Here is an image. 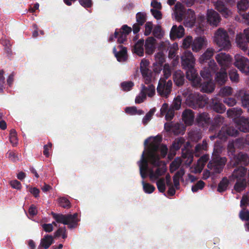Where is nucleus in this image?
<instances>
[{
	"label": "nucleus",
	"mask_w": 249,
	"mask_h": 249,
	"mask_svg": "<svg viewBox=\"0 0 249 249\" xmlns=\"http://www.w3.org/2000/svg\"><path fill=\"white\" fill-rule=\"evenodd\" d=\"M161 138L149 137L144 141L145 149L142 152L141 159L138 161L141 178H142V183L143 190L145 193L151 194L155 190L154 186L146 183L144 179L149 176V171L153 167V164L150 160V154L153 155L154 160H160L167 155L168 148L166 145L160 144Z\"/></svg>",
	"instance_id": "nucleus-1"
},
{
	"label": "nucleus",
	"mask_w": 249,
	"mask_h": 249,
	"mask_svg": "<svg viewBox=\"0 0 249 249\" xmlns=\"http://www.w3.org/2000/svg\"><path fill=\"white\" fill-rule=\"evenodd\" d=\"M150 157L151 162L153 164V167L149 171L150 179L153 182L156 181L158 189L160 192L165 191L166 184L169 187L168 194L171 196H174L176 191L172 185L170 176L167 174L165 178L162 177L167 170L165 163L160 160H154L152 154H150Z\"/></svg>",
	"instance_id": "nucleus-2"
},
{
	"label": "nucleus",
	"mask_w": 249,
	"mask_h": 249,
	"mask_svg": "<svg viewBox=\"0 0 249 249\" xmlns=\"http://www.w3.org/2000/svg\"><path fill=\"white\" fill-rule=\"evenodd\" d=\"M181 65L186 70V78L191 82L192 86L200 85V77L195 68L196 59L191 51H185L181 57Z\"/></svg>",
	"instance_id": "nucleus-3"
},
{
	"label": "nucleus",
	"mask_w": 249,
	"mask_h": 249,
	"mask_svg": "<svg viewBox=\"0 0 249 249\" xmlns=\"http://www.w3.org/2000/svg\"><path fill=\"white\" fill-rule=\"evenodd\" d=\"M208 67H204L200 71L201 77L207 80L206 81L201 83V79L200 80V85L193 86L195 88H201V91L203 92L209 93L213 92L214 89V84L211 80L212 73L215 72L218 69V67L213 60H211L208 63Z\"/></svg>",
	"instance_id": "nucleus-4"
},
{
	"label": "nucleus",
	"mask_w": 249,
	"mask_h": 249,
	"mask_svg": "<svg viewBox=\"0 0 249 249\" xmlns=\"http://www.w3.org/2000/svg\"><path fill=\"white\" fill-rule=\"evenodd\" d=\"M212 160L208 163V168L211 170H206L203 173L202 178L207 179L211 173H220L223 170L226 162L225 158H220L217 152L214 151Z\"/></svg>",
	"instance_id": "nucleus-5"
},
{
	"label": "nucleus",
	"mask_w": 249,
	"mask_h": 249,
	"mask_svg": "<svg viewBox=\"0 0 249 249\" xmlns=\"http://www.w3.org/2000/svg\"><path fill=\"white\" fill-rule=\"evenodd\" d=\"M190 90L186 89L182 91V95L186 97V103L188 106L194 109L202 108L207 104V99L205 96L198 93H190Z\"/></svg>",
	"instance_id": "nucleus-6"
},
{
	"label": "nucleus",
	"mask_w": 249,
	"mask_h": 249,
	"mask_svg": "<svg viewBox=\"0 0 249 249\" xmlns=\"http://www.w3.org/2000/svg\"><path fill=\"white\" fill-rule=\"evenodd\" d=\"M247 171V169L242 166L234 169V179H236L234 191L240 193L247 187V182L246 178Z\"/></svg>",
	"instance_id": "nucleus-7"
},
{
	"label": "nucleus",
	"mask_w": 249,
	"mask_h": 249,
	"mask_svg": "<svg viewBox=\"0 0 249 249\" xmlns=\"http://www.w3.org/2000/svg\"><path fill=\"white\" fill-rule=\"evenodd\" d=\"M52 215L57 223L68 225L70 229L74 228L78 225L79 219H78V214L77 213H75L73 214H62L52 212Z\"/></svg>",
	"instance_id": "nucleus-8"
},
{
	"label": "nucleus",
	"mask_w": 249,
	"mask_h": 249,
	"mask_svg": "<svg viewBox=\"0 0 249 249\" xmlns=\"http://www.w3.org/2000/svg\"><path fill=\"white\" fill-rule=\"evenodd\" d=\"M169 46V41H161L158 46V52L155 55L156 65L157 68H155L154 71L159 72L162 69V64L165 60L166 54L168 52V48Z\"/></svg>",
	"instance_id": "nucleus-9"
},
{
	"label": "nucleus",
	"mask_w": 249,
	"mask_h": 249,
	"mask_svg": "<svg viewBox=\"0 0 249 249\" xmlns=\"http://www.w3.org/2000/svg\"><path fill=\"white\" fill-rule=\"evenodd\" d=\"M213 40L217 45L225 50L229 49L231 46L228 34L222 28H219L216 31Z\"/></svg>",
	"instance_id": "nucleus-10"
},
{
	"label": "nucleus",
	"mask_w": 249,
	"mask_h": 249,
	"mask_svg": "<svg viewBox=\"0 0 249 249\" xmlns=\"http://www.w3.org/2000/svg\"><path fill=\"white\" fill-rule=\"evenodd\" d=\"M172 86L171 80L167 81L164 78H160L157 88V92L161 97L167 98L172 91Z\"/></svg>",
	"instance_id": "nucleus-11"
},
{
	"label": "nucleus",
	"mask_w": 249,
	"mask_h": 249,
	"mask_svg": "<svg viewBox=\"0 0 249 249\" xmlns=\"http://www.w3.org/2000/svg\"><path fill=\"white\" fill-rule=\"evenodd\" d=\"M234 66L246 75H249V60L243 56L234 55Z\"/></svg>",
	"instance_id": "nucleus-12"
},
{
	"label": "nucleus",
	"mask_w": 249,
	"mask_h": 249,
	"mask_svg": "<svg viewBox=\"0 0 249 249\" xmlns=\"http://www.w3.org/2000/svg\"><path fill=\"white\" fill-rule=\"evenodd\" d=\"M236 42L238 47L244 52L248 50L249 44V28L244 30L243 34L237 35Z\"/></svg>",
	"instance_id": "nucleus-13"
},
{
	"label": "nucleus",
	"mask_w": 249,
	"mask_h": 249,
	"mask_svg": "<svg viewBox=\"0 0 249 249\" xmlns=\"http://www.w3.org/2000/svg\"><path fill=\"white\" fill-rule=\"evenodd\" d=\"M149 62L145 59H143L140 64L141 72L146 84L151 82L152 77V72L149 69Z\"/></svg>",
	"instance_id": "nucleus-14"
},
{
	"label": "nucleus",
	"mask_w": 249,
	"mask_h": 249,
	"mask_svg": "<svg viewBox=\"0 0 249 249\" xmlns=\"http://www.w3.org/2000/svg\"><path fill=\"white\" fill-rule=\"evenodd\" d=\"M233 135V128L227 126H223L218 133L216 135L211 136L210 138L211 140H214L215 138H218L221 141H226L229 137Z\"/></svg>",
	"instance_id": "nucleus-15"
},
{
	"label": "nucleus",
	"mask_w": 249,
	"mask_h": 249,
	"mask_svg": "<svg viewBox=\"0 0 249 249\" xmlns=\"http://www.w3.org/2000/svg\"><path fill=\"white\" fill-rule=\"evenodd\" d=\"M215 58L222 69H227L231 64L232 58L228 53H219L215 55Z\"/></svg>",
	"instance_id": "nucleus-16"
},
{
	"label": "nucleus",
	"mask_w": 249,
	"mask_h": 249,
	"mask_svg": "<svg viewBox=\"0 0 249 249\" xmlns=\"http://www.w3.org/2000/svg\"><path fill=\"white\" fill-rule=\"evenodd\" d=\"M234 125L240 131L249 132V118L241 117L238 119L234 118Z\"/></svg>",
	"instance_id": "nucleus-17"
},
{
	"label": "nucleus",
	"mask_w": 249,
	"mask_h": 249,
	"mask_svg": "<svg viewBox=\"0 0 249 249\" xmlns=\"http://www.w3.org/2000/svg\"><path fill=\"white\" fill-rule=\"evenodd\" d=\"M207 19L208 22L213 26H217L221 21L218 13L213 9L208 10Z\"/></svg>",
	"instance_id": "nucleus-18"
},
{
	"label": "nucleus",
	"mask_w": 249,
	"mask_h": 249,
	"mask_svg": "<svg viewBox=\"0 0 249 249\" xmlns=\"http://www.w3.org/2000/svg\"><path fill=\"white\" fill-rule=\"evenodd\" d=\"M234 97L240 99L242 106L249 112V93L244 89H240L234 94Z\"/></svg>",
	"instance_id": "nucleus-19"
},
{
	"label": "nucleus",
	"mask_w": 249,
	"mask_h": 249,
	"mask_svg": "<svg viewBox=\"0 0 249 249\" xmlns=\"http://www.w3.org/2000/svg\"><path fill=\"white\" fill-rule=\"evenodd\" d=\"M235 164L244 166L248 165L249 164V154L240 152L237 155H234V169L238 168L235 167Z\"/></svg>",
	"instance_id": "nucleus-20"
},
{
	"label": "nucleus",
	"mask_w": 249,
	"mask_h": 249,
	"mask_svg": "<svg viewBox=\"0 0 249 249\" xmlns=\"http://www.w3.org/2000/svg\"><path fill=\"white\" fill-rule=\"evenodd\" d=\"M113 53L117 60L119 62H124L127 58L126 48L122 45H119L117 48L114 47Z\"/></svg>",
	"instance_id": "nucleus-21"
},
{
	"label": "nucleus",
	"mask_w": 249,
	"mask_h": 249,
	"mask_svg": "<svg viewBox=\"0 0 249 249\" xmlns=\"http://www.w3.org/2000/svg\"><path fill=\"white\" fill-rule=\"evenodd\" d=\"M207 40L204 37H197L193 39L192 49L195 52H198L204 47L206 46Z\"/></svg>",
	"instance_id": "nucleus-22"
},
{
	"label": "nucleus",
	"mask_w": 249,
	"mask_h": 249,
	"mask_svg": "<svg viewBox=\"0 0 249 249\" xmlns=\"http://www.w3.org/2000/svg\"><path fill=\"white\" fill-rule=\"evenodd\" d=\"M184 24L185 26L192 27L196 21V17L194 11L189 9L184 17Z\"/></svg>",
	"instance_id": "nucleus-23"
},
{
	"label": "nucleus",
	"mask_w": 249,
	"mask_h": 249,
	"mask_svg": "<svg viewBox=\"0 0 249 249\" xmlns=\"http://www.w3.org/2000/svg\"><path fill=\"white\" fill-rule=\"evenodd\" d=\"M196 120L199 126L205 127H207L210 123V117L207 113L203 112L197 115Z\"/></svg>",
	"instance_id": "nucleus-24"
},
{
	"label": "nucleus",
	"mask_w": 249,
	"mask_h": 249,
	"mask_svg": "<svg viewBox=\"0 0 249 249\" xmlns=\"http://www.w3.org/2000/svg\"><path fill=\"white\" fill-rule=\"evenodd\" d=\"M213 3L215 8L225 18H227L230 15V11L228 9L227 6L225 5L223 1L218 0L216 2H214Z\"/></svg>",
	"instance_id": "nucleus-25"
},
{
	"label": "nucleus",
	"mask_w": 249,
	"mask_h": 249,
	"mask_svg": "<svg viewBox=\"0 0 249 249\" xmlns=\"http://www.w3.org/2000/svg\"><path fill=\"white\" fill-rule=\"evenodd\" d=\"M156 39L153 37H149L145 40V52L148 54H152L156 48L155 47Z\"/></svg>",
	"instance_id": "nucleus-26"
},
{
	"label": "nucleus",
	"mask_w": 249,
	"mask_h": 249,
	"mask_svg": "<svg viewBox=\"0 0 249 249\" xmlns=\"http://www.w3.org/2000/svg\"><path fill=\"white\" fill-rule=\"evenodd\" d=\"M184 34V29L182 26L173 25L171 31L170 36L171 38H181Z\"/></svg>",
	"instance_id": "nucleus-27"
},
{
	"label": "nucleus",
	"mask_w": 249,
	"mask_h": 249,
	"mask_svg": "<svg viewBox=\"0 0 249 249\" xmlns=\"http://www.w3.org/2000/svg\"><path fill=\"white\" fill-rule=\"evenodd\" d=\"M183 121L186 125H192L194 122L195 115L191 109H185L182 115Z\"/></svg>",
	"instance_id": "nucleus-28"
},
{
	"label": "nucleus",
	"mask_w": 249,
	"mask_h": 249,
	"mask_svg": "<svg viewBox=\"0 0 249 249\" xmlns=\"http://www.w3.org/2000/svg\"><path fill=\"white\" fill-rule=\"evenodd\" d=\"M173 78L177 86H182L184 83V74L181 70L176 71L173 74Z\"/></svg>",
	"instance_id": "nucleus-29"
},
{
	"label": "nucleus",
	"mask_w": 249,
	"mask_h": 249,
	"mask_svg": "<svg viewBox=\"0 0 249 249\" xmlns=\"http://www.w3.org/2000/svg\"><path fill=\"white\" fill-rule=\"evenodd\" d=\"M226 70L221 68L220 71L216 74L215 80L219 85L224 84L227 80L228 75Z\"/></svg>",
	"instance_id": "nucleus-30"
},
{
	"label": "nucleus",
	"mask_w": 249,
	"mask_h": 249,
	"mask_svg": "<svg viewBox=\"0 0 249 249\" xmlns=\"http://www.w3.org/2000/svg\"><path fill=\"white\" fill-rule=\"evenodd\" d=\"M184 142V139L183 138H179L176 139L174 141L170 147V153L175 155V152L180 148V147Z\"/></svg>",
	"instance_id": "nucleus-31"
},
{
	"label": "nucleus",
	"mask_w": 249,
	"mask_h": 249,
	"mask_svg": "<svg viewBox=\"0 0 249 249\" xmlns=\"http://www.w3.org/2000/svg\"><path fill=\"white\" fill-rule=\"evenodd\" d=\"M214 49L213 48H208L204 53H203L199 58V61L201 64L206 62L209 60L214 53Z\"/></svg>",
	"instance_id": "nucleus-32"
},
{
	"label": "nucleus",
	"mask_w": 249,
	"mask_h": 249,
	"mask_svg": "<svg viewBox=\"0 0 249 249\" xmlns=\"http://www.w3.org/2000/svg\"><path fill=\"white\" fill-rule=\"evenodd\" d=\"M175 13L176 18L179 20H181L184 16V8L182 4L177 2L175 6Z\"/></svg>",
	"instance_id": "nucleus-33"
},
{
	"label": "nucleus",
	"mask_w": 249,
	"mask_h": 249,
	"mask_svg": "<svg viewBox=\"0 0 249 249\" xmlns=\"http://www.w3.org/2000/svg\"><path fill=\"white\" fill-rule=\"evenodd\" d=\"M53 239L52 236L47 234L41 240L40 246L47 249L53 243Z\"/></svg>",
	"instance_id": "nucleus-34"
},
{
	"label": "nucleus",
	"mask_w": 249,
	"mask_h": 249,
	"mask_svg": "<svg viewBox=\"0 0 249 249\" xmlns=\"http://www.w3.org/2000/svg\"><path fill=\"white\" fill-rule=\"evenodd\" d=\"M184 173V169L181 168L174 175L173 177V182L174 187L176 189L178 188L179 186V179L182 178Z\"/></svg>",
	"instance_id": "nucleus-35"
},
{
	"label": "nucleus",
	"mask_w": 249,
	"mask_h": 249,
	"mask_svg": "<svg viewBox=\"0 0 249 249\" xmlns=\"http://www.w3.org/2000/svg\"><path fill=\"white\" fill-rule=\"evenodd\" d=\"M209 159V156L208 155H204L202 156L199 159L197 160L196 168L198 170V172H201L204 168L205 163Z\"/></svg>",
	"instance_id": "nucleus-36"
},
{
	"label": "nucleus",
	"mask_w": 249,
	"mask_h": 249,
	"mask_svg": "<svg viewBox=\"0 0 249 249\" xmlns=\"http://www.w3.org/2000/svg\"><path fill=\"white\" fill-rule=\"evenodd\" d=\"M134 52L138 55L143 56L144 53L143 40H139L134 46Z\"/></svg>",
	"instance_id": "nucleus-37"
},
{
	"label": "nucleus",
	"mask_w": 249,
	"mask_h": 249,
	"mask_svg": "<svg viewBox=\"0 0 249 249\" xmlns=\"http://www.w3.org/2000/svg\"><path fill=\"white\" fill-rule=\"evenodd\" d=\"M168 48V57L169 58H174L176 56V51L178 49V45L177 43L171 44L169 42V46Z\"/></svg>",
	"instance_id": "nucleus-38"
},
{
	"label": "nucleus",
	"mask_w": 249,
	"mask_h": 249,
	"mask_svg": "<svg viewBox=\"0 0 249 249\" xmlns=\"http://www.w3.org/2000/svg\"><path fill=\"white\" fill-rule=\"evenodd\" d=\"M207 143L206 141L203 140L202 143L197 144L195 147V154L196 156L198 157L203 151L207 150Z\"/></svg>",
	"instance_id": "nucleus-39"
},
{
	"label": "nucleus",
	"mask_w": 249,
	"mask_h": 249,
	"mask_svg": "<svg viewBox=\"0 0 249 249\" xmlns=\"http://www.w3.org/2000/svg\"><path fill=\"white\" fill-rule=\"evenodd\" d=\"M142 90L143 92L149 97H152L155 94V87L153 85H149L147 87L142 85Z\"/></svg>",
	"instance_id": "nucleus-40"
},
{
	"label": "nucleus",
	"mask_w": 249,
	"mask_h": 249,
	"mask_svg": "<svg viewBox=\"0 0 249 249\" xmlns=\"http://www.w3.org/2000/svg\"><path fill=\"white\" fill-rule=\"evenodd\" d=\"M183 160L180 158H176L170 164V170L171 172H174L181 165Z\"/></svg>",
	"instance_id": "nucleus-41"
},
{
	"label": "nucleus",
	"mask_w": 249,
	"mask_h": 249,
	"mask_svg": "<svg viewBox=\"0 0 249 249\" xmlns=\"http://www.w3.org/2000/svg\"><path fill=\"white\" fill-rule=\"evenodd\" d=\"M213 108L215 112L219 113H222L225 111L226 108L225 106L221 103L213 100Z\"/></svg>",
	"instance_id": "nucleus-42"
},
{
	"label": "nucleus",
	"mask_w": 249,
	"mask_h": 249,
	"mask_svg": "<svg viewBox=\"0 0 249 249\" xmlns=\"http://www.w3.org/2000/svg\"><path fill=\"white\" fill-rule=\"evenodd\" d=\"M249 3V0H240L238 2L237 7L240 12V14H241L242 12H244L248 9Z\"/></svg>",
	"instance_id": "nucleus-43"
},
{
	"label": "nucleus",
	"mask_w": 249,
	"mask_h": 249,
	"mask_svg": "<svg viewBox=\"0 0 249 249\" xmlns=\"http://www.w3.org/2000/svg\"><path fill=\"white\" fill-rule=\"evenodd\" d=\"M229 184L228 179L227 178H224L218 184L217 191L220 193L225 191L227 189Z\"/></svg>",
	"instance_id": "nucleus-44"
},
{
	"label": "nucleus",
	"mask_w": 249,
	"mask_h": 249,
	"mask_svg": "<svg viewBox=\"0 0 249 249\" xmlns=\"http://www.w3.org/2000/svg\"><path fill=\"white\" fill-rule=\"evenodd\" d=\"M153 35L158 39H160L163 36L164 32L162 31L160 25H157L154 26L153 30Z\"/></svg>",
	"instance_id": "nucleus-45"
},
{
	"label": "nucleus",
	"mask_w": 249,
	"mask_h": 249,
	"mask_svg": "<svg viewBox=\"0 0 249 249\" xmlns=\"http://www.w3.org/2000/svg\"><path fill=\"white\" fill-rule=\"evenodd\" d=\"M246 144V138L243 137L239 138L234 140V147H236L239 149H243Z\"/></svg>",
	"instance_id": "nucleus-46"
},
{
	"label": "nucleus",
	"mask_w": 249,
	"mask_h": 249,
	"mask_svg": "<svg viewBox=\"0 0 249 249\" xmlns=\"http://www.w3.org/2000/svg\"><path fill=\"white\" fill-rule=\"evenodd\" d=\"M125 111L126 113L130 115H141L144 113L142 110H137V108L135 107H126Z\"/></svg>",
	"instance_id": "nucleus-47"
},
{
	"label": "nucleus",
	"mask_w": 249,
	"mask_h": 249,
	"mask_svg": "<svg viewBox=\"0 0 249 249\" xmlns=\"http://www.w3.org/2000/svg\"><path fill=\"white\" fill-rule=\"evenodd\" d=\"M9 140L13 146L17 145L18 143L17 134L15 129H11L10 132Z\"/></svg>",
	"instance_id": "nucleus-48"
},
{
	"label": "nucleus",
	"mask_w": 249,
	"mask_h": 249,
	"mask_svg": "<svg viewBox=\"0 0 249 249\" xmlns=\"http://www.w3.org/2000/svg\"><path fill=\"white\" fill-rule=\"evenodd\" d=\"M127 36L121 31H117L116 30L115 32V37L117 38V42L119 43H123L126 40Z\"/></svg>",
	"instance_id": "nucleus-49"
},
{
	"label": "nucleus",
	"mask_w": 249,
	"mask_h": 249,
	"mask_svg": "<svg viewBox=\"0 0 249 249\" xmlns=\"http://www.w3.org/2000/svg\"><path fill=\"white\" fill-rule=\"evenodd\" d=\"M54 236L55 237H58L62 236L63 239H65L67 237L66 229L65 227L59 228L58 229L54 232Z\"/></svg>",
	"instance_id": "nucleus-50"
},
{
	"label": "nucleus",
	"mask_w": 249,
	"mask_h": 249,
	"mask_svg": "<svg viewBox=\"0 0 249 249\" xmlns=\"http://www.w3.org/2000/svg\"><path fill=\"white\" fill-rule=\"evenodd\" d=\"M181 98L179 96H178L175 98L172 103V104L170 107L174 109L175 110H178L181 107Z\"/></svg>",
	"instance_id": "nucleus-51"
},
{
	"label": "nucleus",
	"mask_w": 249,
	"mask_h": 249,
	"mask_svg": "<svg viewBox=\"0 0 249 249\" xmlns=\"http://www.w3.org/2000/svg\"><path fill=\"white\" fill-rule=\"evenodd\" d=\"M137 23L142 25L146 21V14L144 13L139 12L136 16Z\"/></svg>",
	"instance_id": "nucleus-52"
},
{
	"label": "nucleus",
	"mask_w": 249,
	"mask_h": 249,
	"mask_svg": "<svg viewBox=\"0 0 249 249\" xmlns=\"http://www.w3.org/2000/svg\"><path fill=\"white\" fill-rule=\"evenodd\" d=\"M156 111L155 108L150 109V110L146 113L142 119V123L143 124L146 125L151 119L152 116Z\"/></svg>",
	"instance_id": "nucleus-53"
},
{
	"label": "nucleus",
	"mask_w": 249,
	"mask_h": 249,
	"mask_svg": "<svg viewBox=\"0 0 249 249\" xmlns=\"http://www.w3.org/2000/svg\"><path fill=\"white\" fill-rule=\"evenodd\" d=\"M178 124H174L173 122L166 123L164 124V129L167 131H174L175 129L179 127Z\"/></svg>",
	"instance_id": "nucleus-54"
},
{
	"label": "nucleus",
	"mask_w": 249,
	"mask_h": 249,
	"mask_svg": "<svg viewBox=\"0 0 249 249\" xmlns=\"http://www.w3.org/2000/svg\"><path fill=\"white\" fill-rule=\"evenodd\" d=\"M163 72L164 78L166 80L171 76V67L168 64H165L163 67Z\"/></svg>",
	"instance_id": "nucleus-55"
},
{
	"label": "nucleus",
	"mask_w": 249,
	"mask_h": 249,
	"mask_svg": "<svg viewBox=\"0 0 249 249\" xmlns=\"http://www.w3.org/2000/svg\"><path fill=\"white\" fill-rule=\"evenodd\" d=\"M193 42V37L191 36H187L183 40L182 47L184 48L188 49L192 46Z\"/></svg>",
	"instance_id": "nucleus-56"
},
{
	"label": "nucleus",
	"mask_w": 249,
	"mask_h": 249,
	"mask_svg": "<svg viewBox=\"0 0 249 249\" xmlns=\"http://www.w3.org/2000/svg\"><path fill=\"white\" fill-rule=\"evenodd\" d=\"M205 186V183L202 181L199 180L195 185H193L192 187V191L194 193H196L198 192L199 190H201L203 189Z\"/></svg>",
	"instance_id": "nucleus-57"
},
{
	"label": "nucleus",
	"mask_w": 249,
	"mask_h": 249,
	"mask_svg": "<svg viewBox=\"0 0 249 249\" xmlns=\"http://www.w3.org/2000/svg\"><path fill=\"white\" fill-rule=\"evenodd\" d=\"M58 202L60 206L64 208H69L71 207V203L69 200L65 197L59 198Z\"/></svg>",
	"instance_id": "nucleus-58"
},
{
	"label": "nucleus",
	"mask_w": 249,
	"mask_h": 249,
	"mask_svg": "<svg viewBox=\"0 0 249 249\" xmlns=\"http://www.w3.org/2000/svg\"><path fill=\"white\" fill-rule=\"evenodd\" d=\"M153 28V24L151 22H147L144 25V35L146 36H148L152 32V29Z\"/></svg>",
	"instance_id": "nucleus-59"
},
{
	"label": "nucleus",
	"mask_w": 249,
	"mask_h": 249,
	"mask_svg": "<svg viewBox=\"0 0 249 249\" xmlns=\"http://www.w3.org/2000/svg\"><path fill=\"white\" fill-rule=\"evenodd\" d=\"M0 43L3 46H5L6 48L7 51L8 53L11 52V50L10 49V47L11 46V44L10 41L6 38H2L0 40Z\"/></svg>",
	"instance_id": "nucleus-60"
},
{
	"label": "nucleus",
	"mask_w": 249,
	"mask_h": 249,
	"mask_svg": "<svg viewBox=\"0 0 249 249\" xmlns=\"http://www.w3.org/2000/svg\"><path fill=\"white\" fill-rule=\"evenodd\" d=\"M133 86V83L131 81L124 82L121 83V87L124 91L130 90Z\"/></svg>",
	"instance_id": "nucleus-61"
},
{
	"label": "nucleus",
	"mask_w": 249,
	"mask_h": 249,
	"mask_svg": "<svg viewBox=\"0 0 249 249\" xmlns=\"http://www.w3.org/2000/svg\"><path fill=\"white\" fill-rule=\"evenodd\" d=\"M6 156L9 159L13 161H16L19 160L18 154L13 151H8L6 154Z\"/></svg>",
	"instance_id": "nucleus-62"
},
{
	"label": "nucleus",
	"mask_w": 249,
	"mask_h": 249,
	"mask_svg": "<svg viewBox=\"0 0 249 249\" xmlns=\"http://www.w3.org/2000/svg\"><path fill=\"white\" fill-rule=\"evenodd\" d=\"M146 98V94L143 92L142 89L139 94L136 97L135 102L137 104H140L144 101Z\"/></svg>",
	"instance_id": "nucleus-63"
},
{
	"label": "nucleus",
	"mask_w": 249,
	"mask_h": 249,
	"mask_svg": "<svg viewBox=\"0 0 249 249\" xmlns=\"http://www.w3.org/2000/svg\"><path fill=\"white\" fill-rule=\"evenodd\" d=\"M175 110L171 107L169 108L168 111L165 114L166 120L170 121L175 116Z\"/></svg>",
	"instance_id": "nucleus-64"
}]
</instances>
